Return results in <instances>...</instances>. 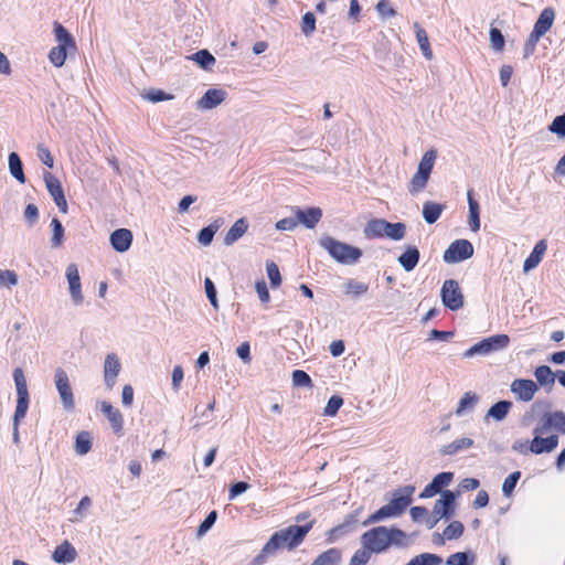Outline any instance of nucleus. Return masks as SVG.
<instances>
[{
    "mask_svg": "<svg viewBox=\"0 0 565 565\" xmlns=\"http://www.w3.org/2000/svg\"><path fill=\"white\" fill-rule=\"evenodd\" d=\"M311 526L312 523H308L305 525H290L276 531L263 546L260 553L254 557L253 564L262 565L269 556H274L280 551L296 548L302 543Z\"/></svg>",
    "mask_w": 565,
    "mask_h": 565,
    "instance_id": "1",
    "label": "nucleus"
},
{
    "mask_svg": "<svg viewBox=\"0 0 565 565\" xmlns=\"http://www.w3.org/2000/svg\"><path fill=\"white\" fill-rule=\"evenodd\" d=\"M361 544L371 553L380 554L391 546H409L411 537L397 527L376 526L362 534Z\"/></svg>",
    "mask_w": 565,
    "mask_h": 565,
    "instance_id": "2",
    "label": "nucleus"
},
{
    "mask_svg": "<svg viewBox=\"0 0 565 565\" xmlns=\"http://www.w3.org/2000/svg\"><path fill=\"white\" fill-rule=\"evenodd\" d=\"M415 488L413 486H406L404 488L397 489L393 493L392 500L379 509L376 512L372 513L364 522L363 525L366 526L372 523H377L391 518L399 516L406 508L411 503V497L414 493Z\"/></svg>",
    "mask_w": 565,
    "mask_h": 565,
    "instance_id": "3",
    "label": "nucleus"
},
{
    "mask_svg": "<svg viewBox=\"0 0 565 565\" xmlns=\"http://www.w3.org/2000/svg\"><path fill=\"white\" fill-rule=\"evenodd\" d=\"M54 41L56 43L49 52V61L60 68L65 64L68 54L76 51V42L73 35L58 22L53 24Z\"/></svg>",
    "mask_w": 565,
    "mask_h": 565,
    "instance_id": "4",
    "label": "nucleus"
},
{
    "mask_svg": "<svg viewBox=\"0 0 565 565\" xmlns=\"http://www.w3.org/2000/svg\"><path fill=\"white\" fill-rule=\"evenodd\" d=\"M319 245L338 263L353 265L362 257V250L350 244L340 242L331 236L319 239Z\"/></svg>",
    "mask_w": 565,
    "mask_h": 565,
    "instance_id": "5",
    "label": "nucleus"
},
{
    "mask_svg": "<svg viewBox=\"0 0 565 565\" xmlns=\"http://www.w3.org/2000/svg\"><path fill=\"white\" fill-rule=\"evenodd\" d=\"M438 152L436 149L427 150L417 167V171L412 177L407 189L412 195H416L425 190L430 179V173L435 166Z\"/></svg>",
    "mask_w": 565,
    "mask_h": 565,
    "instance_id": "6",
    "label": "nucleus"
},
{
    "mask_svg": "<svg viewBox=\"0 0 565 565\" xmlns=\"http://www.w3.org/2000/svg\"><path fill=\"white\" fill-rule=\"evenodd\" d=\"M366 237L386 236L394 241H401L405 237L406 226L403 223H390L383 218L371 220L364 227Z\"/></svg>",
    "mask_w": 565,
    "mask_h": 565,
    "instance_id": "7",
    "label": "nucleus"
},
{
    "mask_svg": "<svg viewBox=\"0 0 565 565\" xmlns=\"http://www.w3.org/2000/svg\"><path fill=\"white\" fill-rule=\"evenodd\" d=\"M509 343L510 338L507 334H494L473 344L463 353V355L466 358L489 355L493 352L507 349Z\"/></svg>",
    "mask_w": 565,
    "mask_h": 565,
    "instance_id": "8",
    "label": "nucleus"
},
{
    "mask_svg": "<svg viewBox=\"0 0 565 565\" xmlns=\"http://www.w3.org/2000/svg\"><path fill=\"white\" fill-rule=\"evenodd\" d=\"M533 433L565 434V413L562 411L545 412L537 420Z\"/></svg>",
    "mask_w": 565,
    "mask_h": 565,
    "instance_id": "9",
    "label": "nucleus"
},
{
    "mask_svg": "<svg viewBox=\"0 0 565 565\" xmlns=\"http://www.w3.org/2000/svg\"><path fill=\"white\" fill-rule=\"evenodd\" d=\"M54 384L64 411L73 412L75 408V397L71 387L68 375L61 367L55 370Z\"/></svg>",
    "mask_w": 565,
    "mask_h": 565,
    "instance_id": "10",
    "label": "nucleus"
},
{
    "mask_svg": "<svg viewBox=\"0 0 565 565\" xmlns=\"http://www.w3.org/2000/svg\"><path fill=\"white\" fill-rule=\"evenodd\" d=\"M444 306L450 310H458L463 306V294L458 281L454 279L445 280L440 290Z\"/></svg>",
    "mask_w": 565,
    "mask_h": 565,
    "instance_id": "11",
    "label": "nucleus"
},
{
    "mask_svg": "<svg viewBox=\"0 0 565 565\" xmlns=\"http://www.w3.org/2000/svg\"><path fill=\"white\" fill-rule=\"evenodd\" d=\"M472 255V244L467 239H457L445 250L443 259L447 264H456L470 258Z\"/></svg>",
    "mask_w": 565,
    "mask_h": 565,
    "instance_id": "12",
    "label": "nucleus"
},
{
    "mask_svg": "<svg viewBox=\"0 0 565 565\" xmlns=\"http://www.w3.org/2000/svg\"><path fill=\"white\" fill-rule=\"evenodd\" d=\"M65 276L73 305L81 306L84 302V295L82 291V282L76 264L71 263L67 265Z\"/></svg>",
    "mask_w": 565,
    "mask_h": 565,
    "instance_id": "13",
    "label": "nucleus"
},
{
    "mask_svg": "<svg viewBox=\"0 0 565 565\" xmlns=\"http://www.w3.org/2000/svg\"><path fill=\"white\" fill-rule=\"evenodd\" d=\"M534 438L530 443V451L535 455H541L544 452H552L558 446L559 438L557 434H537L533 433Z\"/></svg>",
    "mask_w": 565,
    "mask_h": 565,
    "instance_id": "14",
    "label": "nucleus"
},
{
    "mask_svg": "<svg viewBox=\"0 0 565 565\" xmlns=\"http://www.w3.org/2000/svg\"><path fill=\"white\" fill-rule=\"evenodd\" d=\"M121 371V363L116 353H108L103 365L104 383L108 391L113 390Z\"/></svg>",
    "mask_w": 565,
    "mask_h": 565,
    "instance_id": "15",
    "label": "nucleus"
},
{
    "mask_svg": "<svg viewBox=\"0 0 565 565\" xmlns=\"http://www.w3.org/2000/svg\"><path fill=\"white\" fill-rule=\"evenodd\" d=\"M43 179L45 186L58 210L64 214L67 213V202L64 196V191L62 189L60 180L50 172H45L43 174Z\"/></svg>",
    "mask_w": 565,
    "mask_h": 565,
    "instance_id": "16",
    "label": "nucleus"
},
{
    "mask_svg": "<svg viewBox=\"0 0 565 565\" xmlns=\"http://www.w3.org/2000/svg\"><path fill=\"white\" fill-rule=\"evenodd\" d=\"M511 392L522 402H530L539 391L537 384L532 380L516 379L510 385Z\"/></svg>",
    "mask_w": 565,
    "mask_h": 565,
    "instance_id": "17",
    "label": "nucleus"
},
{
    "mask_svg": "<svg viewBox=\"0 0 565 565\" xmlns=\"http://www.w3.org/2000/svg\"><path fill=\"white\" fill-rule=\"evenodd\" d=\"M227 97V93L222 88H209L196 102V108L205 111L220 106Z\"/></svg>",
    "mask_w": 565,
    "mask_h": 565,
    "instance_id": "18",
    "label": "nucleus"
},
{
    "mask_svg": "<svg viewBox=\"0 0 565 565\" xmlns=\"http://www.w3.org/2000/svg\"><path fill=\"white\" fill-rule=\"evenodd\" d=\"M455 500L454 492L449 490L441 492L440 499L435 502L433 516H436L437 520L448 518L455 508Z\"/></svg>",
    "mask_w": 565,
    "mask_h": 565,
    "instance_id": "19",
    "label": "nucleus"
},
{
    "mask_svg": "<svg viewBox=\"0 0 565 565\" xmlns=\"http://www.w3.org/2000/svg\"><path fill=\"white\" fill-rule=\"evenodd\" d=\"M100 412L107 417L113 430L116 434L121 433L124 426V417L118 408H115L109 402L102 401L99 403Z\"/></svg>",
    "mask_w": 565,
    "mask_h": 565,
    "instance_id": "20",
    "label": "nucleus"
},
{
    "mask_svg": "<svg viewBox=\"0 0 565 565\" xmlns=\"http://www.w3.org/2000/svg\"><path fill=\"white\" fill-rule=\"evenodd\" d=\"M109 241L116 252L125 253L131 246L132 233L127 228H119L110 234Z\"/></svg>",
    "mask_w": 565,
    "mask_h": 565,
    "instance_id": "21",
    "label": "nucleus"
},
{
    "mask_svg": "<svg viewBox=\"0 0 565 565\" xmlns=\"http://www.w3.org/2000/svg\"><path fill=\"white\" fill-rule=\"evenodd\" d=\"M297 224H302L307 228H313L322 217L320 207H309L307 210L297 209L295 211Z\"/></svg>",
    "mask_w": 565,
    "mask_h": 565,
    "instance_id": "22",
    "label": "nucleus"
},
{
    "mask_svg": "<svg viewBox=\"0 0 565 565\" xmlns=\"http://www.w3.org/2000/svg\"><path fill=\"white\" fill-rule=\"evenodd\" d=\"M452 472L438 473L430 483H428L420 493V498H430L441 491V488L448 486L452 480Z\"/></svg>",
    "mask_w": 565,
    "mask_h": 565,
    "instance_id": "23",
    "label": "nucleus"
},
{
    "mask_svg": "<svg viewBox=\"0 0 565 565\" xmlns=\"http://www.w3.org/2000/svg\"><path fill=\"white\" fill-rule=\"evenodd\" d=\"M77 557L75 547L68 542L63 541L62 544L57 545L52 554V559L58 564L73 563Z\"/></svg>",
    "mask_w": 565,
    "mask_h": 565,
    "instance_id": "24",
    "label": "nucleus"
},
{
    "mask_svg": "<svg viewBox=\"0 0 565 565\" xmlns=\"http://www.w3.org/2000/svg\"><path fill=\"white\" fill-rule=\"evenodd\" d=\"M547 249V243L545 239L539 241L530 256L523 263V271L529 273L532 269L536 268L539 264L542 262L543 256Z\"/></svg>",
    "mask_w": 565,
    "mask_h": 565,
    "instance_id": "25",
    "label": "nucleus"
},
{
    "mask_svg": "<svg viewBox=\"0 0 565 565\" xmlns=\"http://www.w3.org/2000/svg\"><path fill=\"white\" fill-rule=\"evenodd\" d=\"M479 402V396L473 392H466L458 402V405L455 409V415L457 417H463L468 414H471Z\"/></svg>",
    "mask_w": 565,
    "mask_h": 565,
    "instance_id": "26",
    "label": "nucleus"
},
{
    "mask_svg": "<svg viewBox=\"0 0 565 565\" xmlns=\"http://www.w3.org/2000/svg\"><path fill=\"white\" fill-rule=\"evenodd\" d=\"M92 505V499L87 495L83 497L77 507L71 511L68 521L73 524L81 523L89 514Z\"/></svg>",
    "mask_w": 565,
    "mask_h": 565,
    "instance_id": "27",
    "label": "nucleus"
},
{
    "mask_svg": "<svg viewBox=\"0 0 565 565\" xmlns=\"http://www.w3.org/2000/svg\"><path fill=\"white\" fill-rule=\"evenodd\" d=\"M555 20V10L551 7L543 9L539 19L536 20L533 30L539 33L545 35L547 31L552 28L553 22Z\"/></svg>",
    "mask_w": 565,
    "mask_h": 565,
    "instance_id": "28",
    "label": "nucleus"
},
{
    "mask_svg": "<svg viewBox=\"0 0 565 565\" xmlns=\"http://www.w3.org/2000/svg\"><path fill=\"white\" fill-rule=\"evenodd\" d=\"M398 264L406 270L412 271L419 262V250L415 246H408L398 257Z\"/></svg>",
    "mask_w": 565,
    "mask_h": 565,
    "instance_id": "29",
    "label": "nucleus"
},
{
    "mask_svg": "<svg viewBox=\"0 0 565 565\" xmlns=\"http://www.w3.org/2000/svg\"><path fill=\"white\" fill-rule=\"evenodd\" d=\"M247 231V224L244 218L237 220L228 230L224 237V244L231 246L239 239Z\"/></svg>",
    "mask_w": 565,
    "mask_h": 565,
    "instance_id": "30",
    "label": "nucleus"
},
{
    "mask_svg": "<svg viewBox=\"0 0 565 565\" xmlns=\"http://www.w3.org/2000/svg\"><path fill=\"white\" fill-rule=\"evenodd\" d=\"M444 207L445 206L443 204L436 202H425L423 205V217L425 222L428 224H434L440 217Z\"/></svg>",
    "mask_w": 565,
    "mask_h": 565,
    "instance_id": "31",
    "label": "nucleus"
},
{
    "mask_svg": "<svg viewBox=\"0 0 565 565\" xmlns=\"http://www.w3.org/2000/svg\"><path fill=\"white\" fill-rule=\"evenodd\" d=\"M511 408V402L500 401L489 408L486 418H493L497 422H501L507 417Z\"/></svg>",
    "mask_w": 565,
    "mask_h": 565,
    "instance_id": "32",
    "label": "nucleus"
},
{
    "mask_svg": "<svg viewBox=\"0 0 565 565\" xmlns=\"http://www.w3.org/2000/svg\"><path fill=\"white\" fill-rule=\"evenodd\" d=\"M534 376L541 386H553L557 373H554L547 365H541L535 369Z\"/></svg>",
    "mask_w": 565,
    "mask_h": 565,
    "instance_id": "33",
    "label": "nucleus"
},
{
    "mask_svg": "<svg viewBox=\"0 0 565 565\" xmlns=\"http://www.w3.org/2000/svg\"><path fill=\"white\" fill-rule=\"evenodd\" d=\"M222 224V220H215L209 226L203 227L198 234L199 243L203 246H209L212 243L215 233L220 230Z\"/></svg>",
    "mask_w": 565,
    "mask_h": 565,
    "instance_id": "34",
    "label": "nucleus"
},
{
    "mask_svg": "<svg viewBox=\"0 0 565 565\" xmlns=\"http://www.w3.org/2000/svg\"><path fill=\"white\" fill-rule=\"evenodd\" d=\"M17 406L13 415L14 426H19L20 420L25 417L30 402L29 392L17 393Z\"/></svg>",
    "mask_w": 565,
    "mask_h": 565,
    "instance_id": "35",
    "label": "nucleus"
},
{
    "mask_svg": "<svg viewBox=\"0 0 565 565\" xmlns=\"http://www.w3.org/2000/svg\"><path fill=\"white\" fill-rule=\"evenodd\" d=\"M473 446V440L468 437L459 438L454 440L452 443L445 445L440 452L446 456H451L457 454L460 450L468 449Z\"/></svg>",
    "mask_w": 565,
    "mask_h": 565,
    "instance_id": "36",
    "label": "nucleus"
},
{
    "mask_svg": "<svg viewBox=\"0 0 565 565\" xmlns=\"http://www.w3.org/2000/svg\"><path fill=\"white\" fill-rule=\"evenodd\" d=\"M414 28H415V33H416V40H417V43L419 45V49H420L423 55L427 60H431L433 51L430 49V44H429V40H428V35H427L426 31L423 28H420L418 23H414Z\"/></svg>",
    "mask_w": 565,
    "mask_h": 565,
    "instance_id": "37",
    "label": "nucleus"
},
{
    "mask_svg": "<svg viewBox=\"0 0 565 565\" xmlns=\"http://www.w3.org/2000/svg\"><path fill=\"white\" fill-rule=\"evenodd\" d=\"M468 205H469V226L472 232L480 230V210L479 204L472 198L471 192H468Z\"/></svg>",
    "mask_w": 565,
    "mask_h": 565,
    "instance_id": "38",
    "label": "nucleus"
},
{
    "mask_svg": "<svg viewBox=\"0 0 565 565\" xmlns=\"http://www.w3.org/2000/svg\"><path fill=\"white\" fill-rule=\"evenodd\" d=\"M369 290V285L355 279H349L343 284V292L350 297H359Z\"/></svg>",
    "mask_w": 565,
    "mask_h": 565,
    "instance_id": "39",
    "label": "nucleus"
},
{
    "mask_svg": "<svg viewBox=\"0 0 565 565\" xmlns=\"http://www.w3.org/2000/svg\"><path fill=\"white\" fill-rule=\"evenodd\" d=\"M9 161V170L11 175L17 179L20 183L25 182V177L23 173L22 162L18 153L11 152L8 158Z\"/></svg>",
    "mask_w": 565,
    "mask_h": 565,
    "instance_id": "40",
    "label": "nucleus"
},
{
    "mask_svg": "<svg viewBox=\"0 0 565 565\" xmlns=\"http://www.w3.org/2000/svg\"><path fill=\"white\" fill-rule=\"evenodd\" d=\"M189 58L200 65L201 68L209 71L215 64V57L207 50H200L189 56Z\"/></svg>",
    "mask_w": 565,
    "mask_h": 565,
    "instance_id": "41",
    "label": "nucleus"
},
{
    "mask_svg": "<svg viewBox=\"0 0 565 565\" xmlns=\"http://www.w3.org/2000/svg\"><path fill=\"white\" fill-rule=\"evenodd\" d=\"M341 561V552L337 548H330L320 554L312 565H339Z\"/></svg>",
    "mask_w": 565,
    "mask_h": 565,
    "instance_id": "42",
    "label": "nucleus"
},
{
    "mask_svg": "<svg viewBox=\"0 0 565 565\" xmlns=\"http://www.w3.org/2000/svg\"><path fill=\"white\" fill-rule=\"evenodd\" d=\"M92 448V437L87 431H81L76 436L75 451L77 455L84 456Z\"/></svg>",
    "mask_w": 565,
    "mask_h": 565,
    "instance_id": "43",
    "label": "nucleus"
},
{
    "mask_svg": "<svg viewBox=\"0 0 565 565\" xmlns=\"http://www.w3.org/2000/svg\"><path fill=\"white\" fill-rule=\"evenodd\" d=\"M441 558L431 553H423L415 557H413L407 564L405 565H440Z\"/></svg>",
    "mask_w": 565,
    "mask_h": 565,
    "instance_id": "44",
    "label": "nucleus"
},
{
    "mask_svg": "<svg viewBox=\"0 0 565 565\" xmlns=\"http://www.w3.org/2000/svg\"><path fill=\"white\" fill-rule=\"evenodd\" d=\"M475 556L467 552H458L450 555L446 564L447 565H473Z\"/></svg>",
    "mask_w": 565,
    "mask_h": 565,
    "instance_id": "45",
    "label": "nucleus"
},
{
    "mask_svg": "<svg viewBox=\"0 0 565 565\" xmlns=\"http://www.w3.org/2000/svg\"><path fill=\"white\" fill-rule=\"evenodd\" d=\"M51 226H52V231H53L51 244H52V247L56 248V247H60L63 243L64 227H63L62 223L56 217H54L52 220Z\"/></svg>",
    "mask_w": 565,
    "mask_h": 565,
    "instance_id": "46",
    "label": "nucleus"
},
{
    "mask_svg": "<svg viewBox=\"0 0 565 565\" xmlns=\"http://www.w3.org/2000/svg\"><path fill=\"white\" fill-rule=\"evenodd\" d=\"M548 131L556 135L558 139H565V113L556 116L548 126Z\"/></svg>",
    "mask_w": 565,
    "mask_h": 565,
    "instance_id": "47",
    "label": "nucleus"
},
{
    "mask_svg": "<svg viewBox=\"0 0 565 565\" xmlns=\"http://www.w3.org/2000/svg\"><path fill=\"white\" fill-rule=\"evenodd\" d=\"M343 405V398L339 395H333L327 403L323 415L328 417H334L341 406Z\"/></svg>",
    "mask_w": 565,
    "mask_h": 565,
    "instance_id": "48",
    "label": "nucleus"
},
{
    "mask_svg": "<svg viewBox=\"0 0 565 565\" xmlns=\"http://www.w3.org/2000/svg\"><path fill=\"white\" fill-rule=\"evenodd\" d=\"M266 271H267V276L270 280V286L273 288L279 287L281 284V276H280L278 266L274 262L268 260L266 263Z\"/></svg>",
    "mask_w": 565,
    "mask_h": 565,
    "instance_id": "49",
    "label": "nucleus"
},
{
    "mask_svg": "<svg viewBox=\"0 0 565 565\" xmlns=\"http://www.w3.org/2000/svg\"><path fill=\"white\" fill-rule=\"evenodd\" d=\"M520 478H521V472L514 471L504 479L503 484H502V492L505 497H510L513 493L514 488Z\"/></svg>",
    "mask_w": 565,
    "mask_h": 565,
    "instance_id": "50",
    "label": "nucleus"
},
{
    "mask_svg": "<svg viewBox=\"0 0 565 565\" xmlns=\"http://www.w3.org/2000/svg\"><path fill=\"white\" fill-rule=\"evenodd\" d=\"M375 10L381 19L385 20L387 18H393L396 15V11L391 6L388 0H380L376 6Z\"/></svg>",
    "mask_w": 565,
    "mask_h": 565,
    "instance_id": "51",
    "label": "nucleus"
},
{
    "mask_svg": "<svg viewBox=\"0 0 565 565\" xmlns=\"http://www.w3.org/2000/svg\"><path fill=\"white\" fill-rule=\"evenodd\" d=\"M490 43L494 51H502L504 47V36L502 32L497 28L490 29Z\"/></svg>",
    "mask_w": 565,
    "mask_h": 565,
    "instance_id": "52",
    "label": "nucleus"
},
{
    "mask_svg": "<svg viewBox=\"0 0 565 565\" xmlns=\"http://www.w3.org/2000/svg\"><path fill=\"white\" fill-rule=\"evenodd\" d=\"M316 30V18L313 13L307 12L301 19V31L308 36L311 35Z\"/></svg>",
    "mask_w": 565,
    "mask_h": 565,
    "instance_id": "53",
    "label": "nucleus"
},
{
    "mask_svg": "<svg viewBox=\"0 0 565 565\" xmlns=\"http://www.w3.org/2000/svg\"><path fill=\"white\" fill-rule=\"evenodd\" d=\"M292 384L295 386L311 387L312 381L305 371L296 370L292 372Z\"/></svg>",
    "mask_w": 565,
    "mask_h": 565,
    "instance_id": "54",
    "label": "nucleus"
},
{
    "mask_svg": "<svg viewBox=\"0 0 565 565\" xmlns=\"http://www.w3.org/2000/svg\"><path fill=\"white\" fill-rule=\"evenodd\" d=\"M143 98L151 103H159L164 100H171L173 98L172 95L167 94L161 89H150L145 95Z\"/></svg>",
    "mask_w": 565,
    "mask_h": 565,
    "instance_id": "55",
    "label": "nucleus"
},
{
    "mask_svg": "<svg viewBox=\"0 0 565 565\" xmlns=\"http://www.w3.org/2000/svg\"><path fill=\"white\" fill-rule=\"evenodd\" d=\"M18 275L13 270H0V286L11 288L18 284Z\"/></svg>",
    "mask_w": 565,
    "mask_h": 565,
    "instance_id": "56",
    "label": "nucleus"
},
{
    "mask_svg": "<svg viewBox=\"0 0 565 565\" xmlns=\"http://www.w3.org/2000/svg\"><path fill=\"white\" fill-rule=\"evenodd\" d=\"M13 381L15 384L17 393H28V385L22 369L17 367L13 370Z\"/></svg>",
    "mask_w": 565,
    "mask_h": 565,
    "instance_id": "57",
    "label": "nucleus"
},
{
    "mask_svg": "<svg viewBox=\"0 0 565 565\" xmlns=\"http://www.w3.org/2000/svg\"><path fill=\"white\" fill-rule=\"evenodd\" d=\"M462 532L463 525L459 521H454L444 530V536L447 540H454L459 537Z\"/></svg>",
    "mask_w": 565,
    "mask_h": 565,
    "instance_id": "58",
    "label": "nucleus"
},
{
    "mask_svg": "<svg viewBox=\"0 0 565 565\" xmlns=\"http://www.w3.org/2000/svg\"><path fill=\"white\" fill-rule=\"evenodd\" d=\"M204 289H205L206 297L209 298L212 307L215 310H217L218 309V300L216 297V289H215L213 281L210 278H205Z\"/></svg>",
    "mask_w": 565,
    "mask_h": 565,
    "instance_id": "59",
    "label": "nucleus"
},
{
    "mask_svg": "<svg viewBox=\"0 0 565 565\" xmlns=\"http://www.w3.org/2000/svg\"><path fill=\"white\" fill-rule=\"evenodd\" d=\"M371 554L372 553L366 547L362 546L352 556L350 565H365L369 562Z\"/></svg>",
    "mask_w": 565,
    "mask_h": 565,
    "instance_id": "60",
    "label": "nucleus"
},
{
    "mask_svg": "<svg viewBox=\"0 0 565 565\" xmlns=\"http://www.w3.org/2000/svg\"><path fill=\"white\" fill-rule=\"evenodd\" d=\"M216 518V511L210 512L205 520L199 525L196 535L199 537L203 536L214 525Z\"/></svg>",
    "mask_w": 565,
    "mask_h": 565,
    "instance_id": "61",
    "label": "nucleus"
},
{
    "mask_svg": "<svg viewBox=\"0 0 565 565\" xmlns=\"http://www.w3.org/2000/svg\"><path fill=\"white\" fill-rule=\"evenodd\" d=\"M38 157L49 168H52L54 164V158L52 153L50 152L49 148L40 145L38 147Z\"/></svg>",
    "mask_w": 565,
    "mask_h": 565,
    "instance_id": "62",
    "label": "nucleus"
},
{
    "mask_svg": "<svg viewBox=\"0 0 565 565\" xmlns=\"http://www.w3.org/2000/svg\"><path fill=\"white\" fill-rule=\"evenodd\" d=\"M255 289H256V292L258 295V298L259 300L263 302V303H267L269 302L270 300V295H269V291H268V288H267V285L264 280H258L256 281L255 284Z\"/></svg>",
    "mask_w": 565,
    "mask_h": 565,
    "instance_id": "63",
    "label": "nucleus"
},
{
    "mask_svg": "<svg viewBox=\"0 0 565 565\" xmlns=\"http://www.w3.org/2000/svg\"><path fill=\"white\" fill-rule=\"evenodd\" d=\"M249 489V484L246 482H236L230 488L228 499L234 500L237 495L246 492Z\"/></svg>",
    "mask_w": 565,
    "mask_h": 565,
    "instance_id": "64",
    "label": "nucleus"
}]
</instances>
